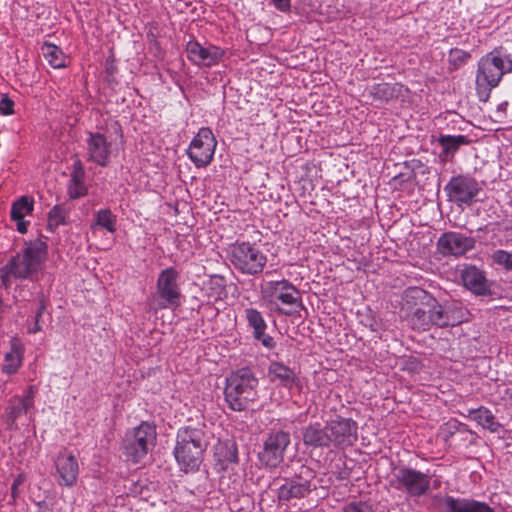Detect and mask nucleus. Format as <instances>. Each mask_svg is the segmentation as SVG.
I'll list each match as a JSON object with an SVG mask.
<instances>
[{
  "label": "nucleus",
  "instance_id": "dca6fc26",
  "mask_svg": "<svg viewBox=\"0 0 512 512\" xmlns=\"http://www.w3.org/2000/svg\"><path fill=\"white\" fill-rule=\"evenodd\" d=\"M476 240L473 237L465 236L459 232L448 231L440 235L436 247L438 253L443 257H461L473 250Z\"/></svg>",
  "mask_w": 512,
  "mask_h": 512
},
{
  "label": "nucleus",
  "instance_id": "a18cd8bd",
  "mask_svg": "<svg viewBox=\"0 0 512 512\" xmlns=\"http://www.w3.org/2000/svg\"><path fill=\"white\" fill-rule=\"evenodd\" d=\"M117 66L115 63V59L113 57H108L105 60V73L107 74V77H113L117 73Z\"/></svg>",
  "mask_w": 512,
  "mask_h": 512
},
{
  "label": "nucleus",
  "instance_id": "4468645a",
  "mask_svg": "<svg viewBox=\"0 0 512 512\" xmlns=\"http://www.w3.org/2000/svg\"><path fill=\"white\" fill-rule=\"evenodd\" d=\"M291 443L290 433L283 430L272 429L259 452L258 458L262 465L268 468H277L284 460V454Z\"/></svg>",
  "mask_w": 512,
  "mask_h": 512
},
{
  "label": "nucleus",
  "instance_id": "0eeeda50",
  "mask_svg": "<svg viewBox=\"0 0 512 512\" xmlns=\"http://www.w3.org/2000/svg\"><path fill=\"white\" fill-rule=\"evenodd\" d=\"M262 299L270 304L278 301L288 308L276 307L275 311L285 316H292L304 309L299 289L287 279L267 281L261 286Z\"/></svg>",
  "mask_w": 512,
  "mask_h": 512
},
{
  "label": "nucleus",
  "instance_id": "58836bf2",
  "mask_svg": "<svg viewBox=\"0 0 512 512\" xmlns=\"http://www.w3.org/2000/svg\"><path fill=\"white\" fill-rule=\"evenodd\" d=\"M342 512H373V508L365 501H352L343 507Z\"/></svg>",
  "mask_w": 512,
  "mask_h": 512
},
{
  "label": "nucleus",
  "instance_id": "6e6552de",
  "mask_svg": "<svg viewBox=\"0 0 512 512\" xmlns=\"http://www.w3.org/2000/svg\"><path fill=\"white\" fill-rule=\"evenodd\" d=\"M178 278L179 272L174 267H168L159 273L156 293L147 300L149 310L157 312L180 306L182 294L177 282Z\"/></svg>",
  "mask_w": 512,
  "mask_h": 512
},
{
  "label": "nucleus",
  "instance_id": "cd10ccee",
  "mask_svg": "<svg viewBox=\"0 0 512 512\" xmlns=\"http://www.w3.org/2000/svg\"><path fill=\"white\" fill-rule=\"evenodd\" d=\"M474 433L468 429V426L462 423L454 422L447 424V432L444 440L451 445L466 446L473 443Z\"/></svg>",
  "mask_w": 512,
  "mask_h": 512
},
{
  "label": "nucleus",
  "instance_id": "ea45409f",
  "mask_svg": "<svg viewBox=\"0 0 512 512\" xmlns=\"http://www.w3.org/2000/svg\"><path fill=\"white\" fill-rule=\"evenodd\" d=\"M26 481V475L24 473H19L13 480L11 485V501L9 502L12 505L16 504V501L20 495L19 486H21Z\"/></svg>",
  "mask_w": 512,
  "mask_h": 512
},
{
  "label": "nucleus",
  "instance_id": "39448f33",
  "mask_svg": "<svg viewBox=\"0 0 512 512\" xmlns=\"http://www.w3.org/2000/svg\"><path fill=\"white\" fill-rule=\"evenodd\" d=\"M512 72V57L503 47H496L480 58L476 73V92L480 101L486 102L493 88L506 73Z\"/></svg>",
  "mask_w": 512,
  "mask_h": 512
},
{
  "label": "nucleus",
  "instance_id": "7ed1b4c3",
  "mask_svg": "<svg viewBox=\"0 0 512 512\" xmlns=\"http://www.w3.org/2000/svg\"><path fill=\"white\" fill-rule=\"evenodd\" d=\"M259 379L250 367L231 371L225 379L224 400L235 412H245L259 399Z\"/></svg>",
  "mask_w": 512,
  "mask_h": 512
},
{
  "label": "nucleus",
  "instance_id": "9b49d317",
  "mask_svg": "<svg viewBox=\"0 0 512 512\" xmlns=\"http://www.w3.org/2000/svg\"><path fill=\"white\" fill-rule=\"evenodd\" d=\"M230 262L241 273L255 276L264 270L267 256L255 244L237 242L231 247Z\"/></svg>",
  "mask_w": 512,
  "mask_h": 512
},
{
  "label": "nucleus",
  "instance_id": "f03ea898",
  "mask_svg": "<svg viewBox=\"0 0 512 512\" xmlns=\"http://www.w3.org/2000/svg\"><path fill=\"white\" fill-rule=\"evenodd\" d=\"M209 445L205 423L186 425L178 429L173 454L180 470L193 473L199 470Z\"/></svg>",
  "mask_w": 512,
  "mask_h": 512
},
{
  "label": "nucleus",
  "instance_id": "37998d69",
  "mask_svg": "<svg viewBox=\"0 0 512 512\" xmlns=\"http://www.w3.org/2000/svg\"><path fill=\"white\" fill-rule=\"evenodd\" d=\"M14 105V101L4 94L0 100V113L5 116L14 114Z\"/></svg>",
  "mask_w": 512,
  "mask_h": 512
},
{
  "label": "nucleus",
  "instance_id": "2eb2a0df",
  "mask_svg": "<svg viewBox=\"0 0 512 512\" xmlns=\"http://www.w3.org/2000/svg\"><path fill=\"white\" fill-rule=\"evenodd\" d=\"M330 447L345 449L352 447L358 440V424L352 418L337 415L327 421Z\"/></svg>",
  "mask_w": 512,
  "mask_h": 512
},
{
  "label": "nucleus",
  "instance_id": "de8ad7c7",
  "mask_svg": "<svg viewBox=\"0 0 512 512\" xmlns=\"http://www.w3.org/2000/svg\"><path fill=\"white\" fill-rule=\"evenodd\" d=\"M46 309H47V301L45 300L43 294H41L39 296V305H38L36 315H35L36 322H40L41 316L46 311Z\"/></svg>",
  "mask_w": 512,
  "mask_h": 512
},
{
  "label": "nucleus",
  "instance_id": "603ef678",
  "mask_svg": "<svg viewBox=\"0 0 512 512\" xmlns=\"http://www.w3.org/2000/svg\"><path fill=\"white\" fill-rule=\"evenodd\" d=\"M370 328H371V330H372V331H375V330H376V328L374 327V325H373V324H370Z\"/></svg>",
  "mask_w": 512,
  "mask_h": 512
},
{
  "label": "nucleus",
  "instance_id": "c85d7f7f",
  "mask_svg": "<svg viewBox=\"0 0 512 512\" xmlns=\"http://www.w3.org/2000/svg\"><path fill=\"white\" fill-rule=\"evenodd\" d=\"M468 417L476 421L484 429L490 432H497L502 425L496 421L494 414L486 407L480 406L477 409L468 410Z\"/></svg>",
  "mask_w": 512,
  "mask_h": 512
},
{
  "label": "nucleus",
  "instance_id": "49530a36",
  "mask_svg": "<svg viewBox=\"0 0 512 512\" xmlns=\"http://www.w3.org/2000/svg\"><path fill=\"white\" fill-rule=\"evenodd\" d=\"M275 8L281 12H289L291 9V0H271Z\"/></svg>",
  "mask_w": 512,
  "mask_h": 512
},
{
  "label": "nucleus",
  "instance_id": "1a4fd4ad",
  "mask_svg": "<svg viewBox=\"0 0 512 512\" xmlns=\"http://www.w3.org/2000/svg\"><path fill=\"white\" fill-rule=\"evenodd\" d=\"M431 475L402 465L393 467L389 485L411 498L425 496L430 491Z\"/></svg>",
  "mask_w": 512,
  "mask_h": 512
},
{
  "label": "nucleus",
  "instance_id": "a19ab883",
  "mask_svg": "<svg viewBox=\"0 0 512 512\" xmlns=\"http://www.w3.org/2000/svg\"><path fill=\"white\" fill-rule=\"evenodd\" d=\"M87 194V188L84 183H71L68 184V195L70 199H78Z\"/></svg>",
  "mask_w": 512,
  "mask_h": 512
},
{
  "label": "nucleus",
  "instance_id": "72a5a7b5",
  "mask_svg": "<svg viewBox=\"0 0 512 512\" xmlns=\"http://www.w3.org/2000/svg\"><path fill=\"white\" fill-rule=\"evenodd\" d=\"M94 217V225L104 228L110 233H114L116 231L117 217L109 208L97 211L94 214Z\"/></svg>",
  "mask_w": 512,
  "mask_h": 512
},
{
  "label": "nucleus",
  "instance_id": "a211bd4d",
  "mask_svg": "<svg viewBox=\"0 0 512 512\" xmlns=\"http://www.w3.org/2000/svg\"><path fill=\"white\" fill-rule=\"evenodd\" d=\"M86 160L100 167H107L112 154V143L100 132H88L86 139Z\"/></svg>",
  "mask_w": 512,
  "mask_h": 512
},
{
  "label": "nucleus",
  "instance_id": "423d86ee",
  "mask_svg": "<svg viewBox=\"0 0 512 512\" xmlns=\"http://www.w3.org/2000/svg\"><path fill=\"white\" fill-rule=\"evenodd\" d=\"M282 472L285 476L282 478L283 483L277 490V497L280 502L303 499L316 489L313 484L316 476L315 471L300 460L282 469Z\"/></svg>",
  "mask_w": 512,
  "mask_h": 512
},
{
  "label": "nucleus",
  "instance_id": "c03bdc74",
  "mask_svg": "<svg viewBox=\"0 0 512 512\" xmlns=\"http://www.w3.org/2000/svg\"><path fill=\"white\" fill-rule=\"evenodd\" d=\"M38 391V388L35 385H30L23 396L20 399L25 402L30 408L34 405V398Z\"/></svg>",
  "mask_w": 512,
  "mask_h": 512
},
{
  "label": "nucleus",
  "instance_id": "393cba45",
  "mask_svg": "<svg viewBox=\"0 0 512 512\" xmlns=\"http://www.w3.org/2000/svg\"><path fill=\"white\" fill-rule=\"evenodd\" d=\"M438 145L442 148L439 157L442 162L453 161V158L457 151L462 146H467L471 143V139H469L465 135H446L440 134L437 139Z\"/></svg>",
  "mask_w": 512,
  "mask_h": 512
},
{
  "label": "nucleus",
  "instance_id": "4c0bfd02",
  "mask_svg": "<svg viewBox=\"0 0 512 512\" xmlns=\"http://www.w3.org/2000/svg\"><path fill=\"white\" fill-rule=\"evenodd\" d=\"M492 262L507 271H512V252L498 249L491 254Z\"/></svg>",
  "mask_w": 512,
  "mask_h": 512
},
{
  "label": "nucleus",
  "instance_id": "79ce46f5",
  "mask_svg": "<svg viewBox=\"0 0 512 512\" xmlns=\"http://www.w3.org/2000/svg\"><path fill=\"white\" fill-rule=\"evenodd\" d=\"M85 171L80 160L74 162L73 171L71 173V183H84Z\"/></svg>",
  "mask_w": 512,
  "mask_h": 512
},
{
  "label": "nucleus",
  "instance_id": "2f4dec72",
  "mask_svg": "<svg viewBox=\"0 0 512 512\" xmlns=\"http://www.w3.org/2000/svg\"><path fill=\"white\" fill-rule=\"evenodd\" d=\"M399 92L400 89L397 87V84L391 83H377L374 84L369 90V94L375 100L382 102H388L394 98H397Z\"/></svg>",
  "mask_w": 512,
  "mask_h": 512
},
{
  "label": "nucleus",
  "instance_id": "6ab92c4d",
  "mask_svg": "<svg viewBox=\"0 0 512 512\" xmlns=\"http://www.w3.org/2000/svg\"><path fill=\"white\" fill-rule=\"evenodd\" d=\"M188 59L198 65L211 67L218 64L225 55V50L215 45L202 46L198 41L191 40L186 45Z\"/></svg>",
  "mask_w": 512,
  "mask_h": 512
},
{
  "label": "nucleus",
  "instance_id": "8fccbe9b",
  "mask_svg": "<svg viewBox=\"0 0 512 512\" xmlns=\"http://www.w3.org/2000/svg\"><path fill=\"white\" fill-rule=\"evenodd\" d=\"M37 511L36 512H48L49 507L45 501H39L37 502Z\"/></svg>",
  "mask_w": 512,
  "mask_h": 512
},
{
  "label": "nucleus",
  "instance_id": "412c9836",
  "mask_svg": "<svg viewBox=\"0 0 512 512\" xmlns=\"http://www.w3.org/2000/svg\"><path fill=\"white\" fill-rule=\"evenodd\" d=\"M56 480L60 486L71 487L78 479L79 465L72 453H59L54 461Z\"/></svg>",
  "mask_w": 512,
  "mask_h": 512
},
{
  "label": "nucleus",
  "instance_id": "473e14b6",
  "mask_svg": "<svg viewBox=\"0 0 512 512\" xmlns=\"http://www.w3.org/2000/svg\"><path fill=\"white\" fill-rule=\"evenodd\" d=\"M29 409L30 407L20 399V396L11 398L5 411L7 424L12 427L16 420L26 414Z\"/></svg>",
  "mask_w": 512,
  "mask_h": 512
},
{
  "label": "nucleus",
  "instance_id": "bb28decb",
  "mask_svg": "<svg viewBox=\"0 0 512 512\" xmlns=\"http://www.w3.org/2000/svg\"><path fill=\"white\" fill-rule=\"evenodd\" d=\"M24 348L22 343L17 338H12L10 341V351L4 355V362L2 364V372L7 375L17 373L22 365Z\"/></svg>",
  "mask_w": 512,
  "mask_h": 512
},
{
  "label": "nucleus",
  "instance_id": "3c124183",
  "mask_svg": "<svg viewBox=\"0 0 512 512\" xmlns=\"http://www.w3.org/2000/svg\"><path fill=\"white\" fill-rule=\"evenodd\" d=\"M41 329L42 328H41L40 322L35 321L34 326L29 329V333L35 334V333L40 332Z\"/></svg>",
  "mask_w": 512,
  "mask_h": 512
},
{
  "label": "nucleus",
  "instance_id": "9d476101",
  "mask_svg": "<svg viewBox=\"0 0 512 512\" xmlns=\"http://www.w3.org/2000/svg\"><path fill=\"white\" fill-rule=\"evenodd\" d=\"M155 425L143 421L123 439V451L126 457L134 463L139 462L156 443Z\"/></svg>",
  "mask_w": 512,
  "mask_h": 512
},
{
  "label": "nucleus",
  "instance_id": "7c9ffc66",
  "mask_svg": "<svg viewBox=\"0 0 512 512\" xmlns=\"http://www.w3.org/2000/svg\"><path fill=\"white\" fill-rule=\"evenodd\" d=\"M42 54L53 68L59 69L66 66V55L62 49L52 43L45 42L42 47Z\"/></svg>",
  "mask_w": 512,
  "mask_h": 512
},
{
  "label": "nucleus",
  "instance_id": "e433bc0d",
  "mask_svg": "<svg viewBox=\"0 0 512 512\" xmlns=\"http://www.w3.org/2000/svg\"><path fill=\"white\" fill-rule=\"evenodd\" d=\"M470 58L471 54L469 52L459 48H452L449 51L448 62L452 70H457L465 65Z\"/></svg>",
  "mask_w": 512,
  "mask_h": 512
},
{
  "label": "nucleus",
  "instance_id": "f704fd0d",
  "mask_svg": "<svg viewBox=\"0 0 512 512\" xmlns=\"http://www.w3.org/2000/svg\"><path fill=\"white\" fill-rule=\"evenodd\" d=\"M69 211L63 205H55L48 213L47 229L54 231L67 223Z\"/></svg>",
  "mask_w": 512,
  "mask_h": 512
},
{
  "label": "nucleus",
  "instance_id": "aec40b11",
  "mask_svg": "<svg viewBox=\"0 0 512 512\" xmlns=\"http://www.w3.org/2000/svg\"><path fill=\"white\" fill-rule=\"evenodd\" d=\"M243 317L248 328L252 330L254 340L261 342V344L267 349L275 348L276 342L274 338L266 334L268 325L262 312L256 308L247 307L244 309Z\"/></svg>",
  "mask_w": 512,
  "mask_h": 512
},
{
  "label": "nucleus",
  "instance_id": "c9c22d12",
  "mask_svg": "<svg viewBox=\"0 0 512 512\" xmlns=\"http://www.w3.org/2000/svg\"><path fill=\"white\" fill-rule=\"evenodd\" d=\"M33 211V200L27 196H22L16 200L11 207V219L22 220L25 215L30 214Z\"/></svg>",
  "mask_w": 512,
  "mask_h": 512
},
{
  "label": "nucleus",
  "instance_id": "f8f14e48",
  "mask_svg": "<svg viewBox=\"0 0 512 512\" xmlns=\"http://www.w3.org/2000/svg\"><path fill=\"white\" fill-rule=\"evenodd\" d=\"M444 191L448 201L458 206H471L477 201L479 193L482 191L481 184L469 174H458L451 177L445 185Z\"/></svg>",
  "mask_w": 512,
  "mask_h": 512
},
{
  "label": "nucleus",
  "instance_id": "b1692460",
  "mask_svg": "<svg viewBox=\"0 0 512 512\" xmlns=\"http://www.w3.org/2000/svg\"><path fill=\"white\" fill-rule=\"evenodd\" d=\"M327 422L324 426L319 422L310 423L302 429V441L306 447L330 448Z\"/></svg>",
  "mask_w": 512,
  "mask_h": 512
},
{
  "label": "nucleus",
  "instance_id": "5701e85b",
  "mask_svg": "<svg viewBox=\"0 0 512 512\" xmlns=\"http://www.w3.org/2000/svg\"><path fill=\"white\" fill-rule=\"evenodd\" d=\"M267 376L271 383H276L278 386L289 390L293 386H300V380L295 371L279 361L270 362Z\"/></svg>",
  "mask_w": 512,
  "mask_h": 512
},
{
  "label": "nucleus",
  "instance_id": "a878e982",
  "mask_svg": "<svg viewBox=\"0 0 512 512\" xmlns=\"http://www.w3.org/2000/svg\"><path fill=\"white\" fill-rule=\"evenodd\" d=\"M216 467L219 470H226L232 464L239 461L237 444L233 439H227L220 442L215 447Z\"/></svg>",
  "mask_w": 512,
  "mask_h": 512
},
{
  "label": "nucleus",
  "instance_id": "20e7f679",
  "mask_svg": "<svg viewBox=\"0 0 512 512\" xmlns=\"http://www.w3.org/2000/svg\"><path fill=\"white\" fill-rule=\"evenodd\" d=\"M48 255V245L42 239L31 241L23 254H16L7 264L0 268V280L8 289L11 286V277L16 279H33L41 268Z\"/></svg>",
  "mask_w": 512,
  "mask_h": 512
},
{
  "label": "nucleus",
  "instance_id": "f3484780",
  "mask_svg": "<svg viewBox=\"0 0 512 512\" xmlns=\"http://www.w3.org/2000/svg\"><path fill=\"white\" fill-rule=\"evenodd\" d=\"M433 505L438 512H494L485 502L449 495H435Z\"/></svg>",
  "mask_w": 512,
  "mask_h": 512
},
{
  "label": "nucleus",
  "instance_id": "c756f323",
  "mask_svg": "<svg viewBox=\"0 0 512 512\" xmlns=\"http://www.w3.org/2000/svg\"><path fill=\"white\" fill-rule=\"evenodd\" d=\"M205 295L210 301L222 300L227 295L226 279L221 275H212L204 284Z\"/></svg>",
  "mask_w": 512,
  "mask_h": 512
},
{
  "label": "nucleus",
  "instance_id": "ddd939ff",
  "mask_svg": "<svg viewBox=\"0 0 512 512\" xmlns=\"http://www.w3.org/2000/svg\"><path fill=\"white\" fill-rule=\"evenodd\" d=\"M217 147V139L211 128L201 127L186 151L197 168H205L212 161Z\"/></svg>",
  "mask_w": 512,
  "mask_h": 512
},
{
  "label": "nucleus",
  "instance_id": "4be33fe9",
  "mask_svg": "<svg viewBox=\"0 0 512 512\" xmlns=\"http://www.w3.org/2000/svg\"><path fill=\"white\" fill-rule=\"evenodd\" d=\"M463 285L476 296H490L492 294L491 282L486 278L483 270L475 265H467L461 271Z\"/></svg>",
  "mask_w": 512,
  "mask_h": 512
},
{
  "label": "nucleus",
  "instance_id": "09e8293b",
  "mask_svg": "<svg viewBox=\"0 0 512 512\" xmlns=\"http://www.w3.org/2000/svg\"><path fill=\"white\" fill-rule=\"evenodd\" d=\"M17 223V230L20 233H26L27 232V226L29 224L28 221H25L24 218L22 220H14Z\"/></svg>",
  "mask_w": 512,
  "mask_h": 512
},
{
  "label": "nucleus",
  "instance_id": "f257e3e1",
  "mask_svg": "<svg viewBox=\"0 0 512 512\" xmlns=\"http://www.w3.org/2000/svg\"><path fill=\"white\" fill-rule=\"evenodd\" d=\"M402 301L403 320L416 332H427L432 327H455L469 320L470 313L460 301L440 303L418 286L406 288Z\"/></svg>",
  "mask_w": 512,
  "mask_h": 512
}]
</instances>
